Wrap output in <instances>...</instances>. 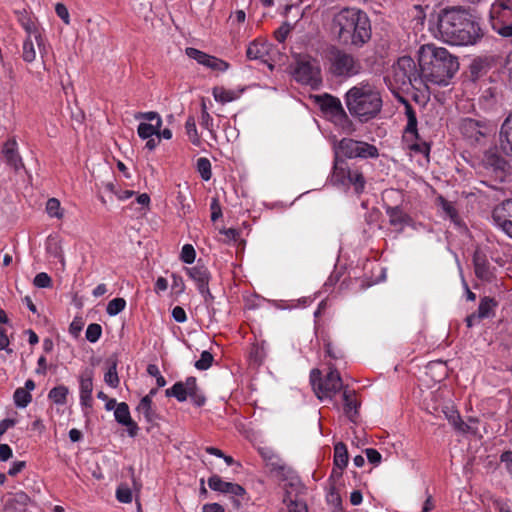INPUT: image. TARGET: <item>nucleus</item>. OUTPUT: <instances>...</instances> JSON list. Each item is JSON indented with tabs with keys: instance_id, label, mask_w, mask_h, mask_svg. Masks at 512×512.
<instances>
[{
	"instance_id": "nucleus-1",
	"label": "nucleus",
	"mask_w": 512,
	"mask_h": 512,
	"mask_svg": "<svg viewBox=\"0 0 512 512\" xmlns=\"http://www.w3.org/2000/svg\"><path fill=\"white\" fill-rule=\"evenodd\" d=\"M330 31L342 45L361 48L372 35L371 22L361 9L345 7L336 12L331 20Z\"/></svg>"
},
{
	"instance_id": "nucleus-2",
	"label": "nucleus",
	"mask_w": 512,
	"mask_h": 512,
	"mask_svg": "<svg viewBox=\"0 0 512 512\" xmlns=\"http://www.w3.org/2000/svg\"><path fill=\"white\" fill-rule=\"evenodd\" d=\"M418 63L423 85L446 86L459 69V63L446 48L424 44L418 50Z\"/></svg>"
},
{
	"instance_id": "nucleus-3",
	"label": "nucleus",
	"mask_w": 512,
	"mask_h": 512,
	"mask_svg": "<svg viewBox=\"0 0 512 512\" xmlns=\"http://www.w3.org/2000/svg\"><path fill=\"white\" fill-rule=\"evenodd\" d=\"M438 31L443 41L455 46L474 45L483 35L472 16L457 9L445 10L439 15Z\"/></svg>"
},
{
	"instance_id": "nucleus-4",
	"label": "nucleus",
	"mask_w": 512,
	"mask_h": 512,
	"mask_svg": "<svg viewBox=\"0 0 512 512\" xmlns=\"http://www.w3.org/2000/svg\"><path fill=\"white\" fill-rule=\"evenodd\" d=\"M344 101L350 115L362 123L376 118L383 106L379 89L369 81L352 86L345 93Z\"/></svg>"
},
{
	"instance_id": "nucleus-5",
	"label": "nucleus",
	"mask_w": 512,
	"mask_h": 512,
	"mask_svg": "<svg viewBox=\"0 0 512 512\" xmlns=\"http://www.w3.org/2000/svg\"><path fill=\"white\" fill-rule=\"evenodd\" d=\"M323 59L328 72L334 77L351 78L362 70L361 62L355 56L334 45L324 50Z\"/></svg>"
},
{
	"instance_id": "nucleus-6",
	"label": "nucleus",
	"mask_w": 512,
	"mask_h": 512,
	"mask_svg": "<svg viewBox=\"0 0 512 512\" xmlns=\"http://www.w3.org/2000/svg\"><path fill=\"white\" fill-rule=\"evenodd\" d=\"M489 14L492 29L512 43V0H495Z\"/></svg>"
},
{
	"instance_id": "nucleus-7",
	"label": "nucleus",
	"mask_w": 512,
	"mask_h": 512,
	"mask_svg": "<svg viewBox=\"0 0 512 512\" xmlns=\"http://www.w3.org/2000/svg\"><path fill=\"white\" fill-rule=\"evenodd\" d=\"M321 372L313 369L310 373V381L318 399H331L342 389V379L335 369H330L324 379L320 377Z\"/></svg>"
},
{
	"instance_id": "nucleus-8",
	"label": "nucleus",
	"mask_w": 512,
	"mask_h": 512,
	"mask_svg": "<svg viewBox=\"0 0 512 512\" xmlns=\"http://www.w3.org/2000/svg\"><path fill=\"white\" fill-rule=\"evenodd\" d=\"M165 394L167 397H175L179 402L190 398L197 407L203 406L206 402L205 396L197 386L195 377H188L184 382H176L172 387L166 389Z\"/></svg>"
},
{
	"instance_id": "nucleus-9",
	"label": "nucleus",
	"mask_w": 512,
	"mask_h": 512,
	"mask_svg": "<svg viewBox=\"0 0 512 512\" xmlns=\"http://www.w3.org/2000/svg\"><path fill=\"white\" fill-rule=\"evenodd\" d=\"M405 115L407 123L403 131V141L406 146L416 152L428 155L430 151L429 145L420 139L418 128H417V117L414 109L410 104L405 106Z\"/></svg>"
},
{
	"instance_id": "nucleus-10",
	"label": "nucleus",
	"mask_w": 512,
	"mask_h": 512,
	"mask_svg": "<svg viewBox=\"0 0 512 512\" xmlns=\"http://www.w3.org/2000/svg\"><path fill=\"white\" fill-rule=\"evenodd\" d=\"M421 76V70H416V64L410 56L400 57L393 66V79L400 88L422 85Z\"/></svg>"
},
{
	"instance_id": "nucleus-11",
	"label": "nucleus",
	"mask_w": 512,
	"mask_h": 512,
	"mask_svg": "<svg viewBox=\"0 0 512 512\" xmlns=\"http://www.w3.org/2000/svg\"><path fill=\"white\" fill-rule=\"evenodd\" d=\"M331 180L337 185H352L357 193L363 191L365 179L358 169H351L342 161L336 159Z\"/></svg>"
},
{
	"instance_id": "nucleus-12",
	"label": "nucleus",
	"mask_w": 512,
	"mask_h": 512,
	"mask_svg": "<svg viewBox=\"0 0 512 512\" xmlns=\"http://www.w3.org/2000/svg\"><path fill=\"white\" fill-rule=\"evenodd\" d=\"M294 79L304 85L316 88L321 83V72L318 62L311 58H302L297 62L293 72Z\"/></svg>"
},
{
	"instance_id": "nucleus-13",
	"label": "nucleus",
	"mask_w": 512,
	"mask_h": 512,
	"mask_svg": "<svg viewBox=\"0 0 512 512\" xmlns=\"http://www.w3.org/2000/svg\"><path fill=\"white\" fill-rule=\"evenodd\" d=\"M490 126L487 122L472 118H464L459 124V131L462 136L471 144L479 143L490 132Z\"/></svg>"
},
{
	"instance_id": "nucleus-14",
	"label": "nucleus",
	"mask_w": 512,
	"mask_h": 512,
	"mask_svg": "<svg viewBox=\"0 0 512 512\" xmlns=\"http://www.w3.org/2000/svg\"><path fill=\"white\" fill-rule=\"evenodd\" d=\"M185 53L189 58L195 60L198 64L213 71L225 72L230 67L228 62L193 47H187L185 49Z\"/></svg>"
},
{
	"instance_id": "nucleus-15",
	"label": "nucleus",
	"mask_w": 512,
	"mask_h": 512,
	"mask_svg": "<svg viewBox=\"0 0 512 512\" xmlns=\"http://www.w3.org/2000/svg\"><path fill=\"white\" fill-rule=\"evenodd\" d=\"M186 274L196 283L199 293L204 297L205 302L213 300L209 290L210 272L204 265H196L186 268Z\"/></svg>"
},
{
	"instance_id": "nucleus-16",
	"label": "nucleus",
	"mask_w": 512,
	"mask_h": 512,
	"mask_svg": "<svg viewBox=\"0 0 512 512\" xmlns=\"http://www.w3.org/2000/svg\"><path fill=\"white\" fill-rule=\"evenodd\" d=\"M492 218L495 225L512 238V200H505L497 205Z\"/></svg>"
},
{
	"instance_id": "nucleus-17",
	"label": "nucleus",
	"mask_w": 512,
	"mask_h": 512,
	"mask_svg": "<svg viewBox=\"0 0 512 512\" xmlns=\"http://www.w3.org/2000/svg\"><path fill=\"white\" fill-rule=\"evenodd\" d=\"M25 29L29 33V36L23 43L22 57L25 62L31 63L36 59L34 41L42 53V50L44 49L43 37L41 33L34 27V25H26Z\"/></svg>"
},
{
	"instance_id": "nucleus-18",
	"label": "nucleus",
	"mask_w": 512,
	"mask_h": 512,
	"mask_svg": "<svg viewBox=\"0 0 512 512\" xmlns=\"http://www.w3.org/2000/svg\"><path fill=\"white\" fill-rule=\"evenodd\" d=\"M80 404L83 407H92L93 398V371L85 369L79 375Z\"/></svg>"
},
{
	"instance_id": "nucleus-19",
	"label": "nucleus",
	"mask_w": 512,
	"mask_h": 512,
	"mask_svg": "<svg viewBox=\"0 0 512 512\" xmlns=\"http://www.w3.org/2000/svg\"><path fill=\"white\" fill-rule=\"evenodd\" d=\"M208 486L210 489L220 493L231 494L234 496H243L245 494V489L241 485L237 483L226 482L216 474L212 475L208 479Z\"/></svg>"
},
{
	"instance_id": "nucleus-20",
	"label": "nucleus",
	"mask_w": 512,
	"mask_h": 512,
	"mask_svg": "<svg viewBox=\"0 0 512 512\" xmlns=\"http://www.w3.org/2000/svg\"><path fill=\"white\" fill-rule=\"evenodd\" d=\"M271 48V43H269L266 39L257 38L249 43L246 50L247 58L250 60L266 61V58L270 54Z\"/></svg>"
},
{
	"instance_id": "nucleus-21",
	"label": "nucleus",
	"mask_w": 512,
	"mask_h": 512,
	"mask_svg": "<svg viewBox=\"0 0 512 512\" xmlns=\"http://www.w3.org/2000/svg\"><path fill=\"white\" fill-rule=\"evenodd\" d=\"M30 502V497L24 491L8 493L4 501L6 512H25Z\"/></svg>"
},
{
	"instance_id": "nucleus-22",
	"label": "nucleus",
	"mask_w": 512,
	"mask_h": 512,
	"mask_svg": "<svg viewBox=\"0 0 512 512\" xmlns=\"http://www.w3.org/2000/svg\"><path fill=\"white\" fill-rule=\"evenodd\" d=\"M115 420L127 427L129 436L135 437L138 432L137 424L132 420L129 406L125 402L118 403L114 411Z\"/></svg>"
},
{
	"instance_id": "nucleus-23",
	"label": "nucleus",
	"mask_w": 512,
	"mask_h": 512,
	"mask_svg": "<svg viewBox=\"0 0 512 512\" xmlns=\"http://www.w3.org/2000/svg\"><path fill=\"white\" fill-rule=\"evenodd\" d=\"M62 244L63 240L59 235L51 234L46 239L45 250L50 257H53L60 262L61 268L62 270H64L66 266V261L64 257Z\"/></svg>"
},
{
	"instance_id": "nucleus-24",
	"label": "nucleus",
	"mask_w": 512,
	"mask_h": 512,
	"mask_svg": "<svg viewBox=\"0 0 512 512\" xmlns=\"http://www.w3.org/2000/svg\"><path fill=\"white\" fill-rule=\"evenodd\" d=\"M499 143L503 153L512 156V113L506 117L501 125Z\"/></svg>"
},
{
	"instance_id": "nucleus-25",
	"label": "nucleus",
	"mask_w": 512,
	"mask_h": 512,
	"mask_svg": "<svg viewBox=\"0 0 512 512\" xmlns=\"http://www.w3.org/2000/svg\"><path fill=\"white\" fill-rule=\"evenodd\" d=\"M473 263L476 276L484 281H490L493 277V271L489 265L486 255L476 250L473 256Z\"/></svg>"
},
{
	"instance_id": "nucleus-26",
	"label": "nucleus",
	"mask_w": 512,
	"mask_h": 512,
	"mask_svg": "<svg viewBox=\"0 0 512 512\" xmlns=\"http://www.w3.org/2000/svg\"><path fill=\"white\" fill-rule=\"evenodd\" d=\"M317 102L324 112L332 116H345V111L339 98L324 94L317 97Z\"/></svg>"
},
{
	"instance_id": "nucleus-27",
	"label": "nucleus",
	"mask_w": 512,
	"mask_h": 512,
	"mask_svg": "<svg viewBox=\"0 0 512 512\" xmlns=\"http://www.w3.org/2000/svg\"><path fill=\"white\" fill-rule=\"evenodd\" d=\"M2 153L7 164L12 166L15 170L23 167L22 158L18 153V144L15 139H9L4 143Z\"/></svg>"
},
{
	"instance_id": "nucleus-28",
	"label": "nucleus",
	"mask_w": 512,
	"mask_h": 512,
	"mask_svg": "<svg viewBox=\"0 0 512 512\" xmlns=\"http://www.w3.org/2000/svg\"><path fill=\"white\" fill-rule=\"evenodd\" d=\"M242 93V90L226 89L222 86H216L212 89V95L215 101L226 104L237 100Z\"/></svg>"
},
{
	"instance_id": "nucleus-29",
	"label": "nucleus",
	"mask_w": 512,
	"mask_h": 512,
	"mask_svg": "<svg viewBox=\"0 0 512 512\" xmlns=\"http://www.w3.org/2000/svg\"><path fill=\"white\" fill-rule=\"evenodd\" d=\"M343 401H344V413L350 419L354 420L357 415V399L355 397L354 392L349 390H344L343 392Z\"/></svg>"
},
{
	"instance_id": "nucleus-30",
	"label": "nucleus",
	"mask_w": 512,
	"mask_h": 512,
	"mask_svg": "<svg viewBox=\"0 0 512 512\" xmlns=\"http://www.w3.org/2000/svg\"><path fill=\"white\" fill-rule=\"evenodd\" d=\"M359 141L344 138L338 144V153L342 154L347 158H356L357 147L359 146Z\"/></svg>"
},
{
	"instance_id": "nucleus-31",
	"label": "nucleus",
	"mask_w": 512,
	"mask_h": 512,
	"mask_svg": "<svg viewBox=\"0 0 512 512\" xmlns=\"http://www.w3.org/2000/svg\"><path fill=\"white\" fill-rule=\"evenodd\" d=\"M386 214L389 217L390 224L393 226H402L408 219L406 213L398 206L387 207Z\"/></svg>"
},
{
	"instance_id": "nucleus-32",
	"label": "nucleus",
	"mask_w": 512,
	"mask_h": 512,
	"mask_svg": "<svg viewBox=\"0 0 512 512\" xmlns=\"http://www.w3.org/2000/svg\"><path fill=\"white\" fill-rule=\"evenodd\" d=\"M348 464V452L346 445L339 442L334 447V465L342 470Z\"/></svg>"
},
{
	"instance_id": "nucleus-33",
	"label": "nucleus",
	"mask_w": 512,
	"mask_h": 512,
	"mask_svg": "<svg viewBox=\"0 0 512 512\" xmlns=\"http://www.w3.org/2000/svg\"><path fill=\"white\" fill-rule=\"evenodd\" d=\"M136 411L139 414H142L147 422H152L155 419V412L152 409V400H150V396H144L140 400L136 407Z\"/></svg>"
},
{
	"instance_id": "nucleus-34",
	"label": "nucleus",
	"mask_w": 512,
	"mask_h": 512,
	"mask_svg": "<svg viewBox=\"0 0 512 512\" xmlns=\"http://www.w3.org/2000/svg\"><path fill=\"white\" fill-rule=\"evenodd\" d=\"M283 502L287 505L289 512H308L306 504L296 496L293 497L289 491H286Z\"/></svg>"
},
{
	"instance_id": "nucleus-35",
	"label": "nucleus",
	"mask_w": 512,
	"mask_h": 512,
	"mask_svg": "<svg viewBox=\"0 0 512 512\" xmlns=\"http://www.w3.org/2000/svg\"><path fill=\"white\" fill-rule=\"evenodd\" d=\"M359 146L357 147L356 158H377L379 156V151L376 146L369 144L364 141H359Z\"/></svg>"
},
{
	"instance_id": "nucleus-36",
	"label": "nucleus",
	"mask_w": 512,
	"mask_h": 512,
	"mask_svg": "<svg viewBox=\"0 0 512 512\" xmlns=\"http://www.w3.org/2000/svg\"><path fill=\"white\" fill-rule=\"evenodd\" d=\"M69 390L64 385L52 388L48 393V398L57 405H64L67 402Z\"/></svg>"
},
{
	"instance_id": "nucleus-37",
	"label": "nucleus",
	"mask_w": 512,
	"mask_h": 512,
	"mask_svg": "<svg viewBox=\"0 0 512 512\" xmlns=\"http://www.w3.org/2000/svg\"><path fill=\"white\" fill-rule=\"evenodd\" d=\"M161 127L162 125H158L156 123L141 122L137 127V134L141 139L145 140L147 138L157 136V131Z\"/></svg>"
},
{
	"instance_id": "nucleus-38",
	"label": "nucleus",
	"mask_w": 512,
	"mask_h": 512,
	"mask_svg": "<svg viewBox=\"0 0 512 512\" xmlns=\"http://www.w3.org/2000/svg\"><path fill=\"white\" fill-rule=\"evenodd\" d=\"M185 130L189 140L195 146H200L201 140L197 131L196 122L193 116H189L185 122Z\"/></svg>"
},
{
	"instance_id": "nucleus-39",
	"label": "nucleus",
	"mask_w": 512,
	"mask_h": 512,
	"mask_svg": "<svg viewBox=\"0 0 512 512\" xmlns=\"http://www.w3.org/2000/svg\"><path fill=\"white\" fill-rule=\"evenodd\" d=\"M45 209L51 218L62 219L64 217V211L61 207L60 201L57 198L48 199Z\"/></svg>"
},
{
	"instance_id": "nucleus-40",
	"label": "nucleus",
	"mask_w": 512,
	"mask_h": 512,
	"mask_svg": "<svg viewBox=\"0 0 512 512\" xmlns=\"http://www.w3.org/2000/svg\"><path fill=\"white\" fill-rule=\"evenodd\" d=\"M126 307V300L118 297L108 302L106 312L109 316H116L121 313Z\"/></svg>"
},
{
	"instance_id": "nucleus-41",
	"label": "nucleus",
	"mask_w": 512,
	"mask_h": 512,
	"mask_svg": "<svg viewBox=\"0 0 512 512\" xmlns=\"http://www.w3.org/2000/svg\"><path fill=\"white\" fill-rule=\"evenodd\" d=\"M496 306V303L493 299L490 298H483L480 301L477 314L480 316L481 319L488 318L493 313V308Z\"/></svg>"
},
{
	"instance_id": "nucleus-42",
	"label": "nucleus",
	"mask_w": 512,
	"mask_h": 512,
	"mask_svg": "<svg viewBox=\"0 0 512 512\" xmlns=\"http://www.w3.org/2000/svg\"><path fill=\"white\" fill-rule=\"evenodd\" d=\"M32 401L31 394L26 389L18 388L14 392V402L19 408H25Z\"/></svg>"
},
{
	"instance_id": "nucleus-43",
	"label": "nucleus",
	"mask_w": 512,
	"mask_h": 512,
	"mask_svg": "<svg viewBox=\"0 0 512 512\" xmlns=\"http://www.w3.org/2000/svg\"><path fill=\"white\" fill-rule=\"evenodd\" d=\"M104 381L108 386L112 388H116L119 385L120 381L117 373L116 362H113L108 368V370L105 372Z\"/></svg>"
},
{
	"instance_id": "nucleus-44",
	"label": "nucleus",
	"mask_w": 512,
	"mask_h": 512,
	"mask_svg": "<svg viewBox=\"0 0 512 512\" xmlns=\"http://www.w3.org/2000/svg\"><path fill=\"white\" fill-rule=\"evenodd\" d=\"M197 171L199 172L201 178L205 181L211 179V163L209 159L205 157H201L197 160Z\"/></svg>"
},
{
	"instance_id": "nucleus-45",
	"label": "nucleus",
	"mask_w": 512,
	"mask_h": 512,
	"mask_svg": "<svg viewBox=\"0 0 512 512\" xmlns=\"http://www.w3.org/2000/svg\"><path fill=\"white\" fill-rule=\"evenodd\" d=\"M101 334H102L101 325H99L97 323H92V324L88 325L86 332H85V337L89 342L95 343L99 340V338L101 337Z\"/></svg>"
},
{
	"instance_id": "nucleus-46",
	"label": "nucleus",
	"mask_w": 512,
	"mask_h": 512,
	"mask_svg": "<svg viewBox=\"0 0 512 512\" xmlns=\"http://www.w3.org/2000/svg\"><path fill=\"white\" fill-rule=\"evenodd\" d=\"M263 457L270 461L273 470L282 473L289 470V468L279 459V457L274 455L272 452L263 453Z\"/></svg>"
},
{
	"instance_id": "nucleus-47",
	"label": "nucleus",
	"mask_w": 512,
	"mask_h": 512,
	"mask_svg": "<svg viewBox=\"0 0 512 512\" xmlns=\"http://www.w3.org/2000/svg\"><path fill=\"white\" fill-rule=\"evenodd\" d=\"M196 252L191 244H185L182 247L180 259L186 264H192L195 261Z\"/></svg>"
},
{
	"instance_id": "nucleus-48",
	"label": "nucleus",
	"mask_w": 512,
	"mask_h": 512,
	"mask_svg": "<svg viewBox=\"0 0 512 512\" xmlns=\"http://www.w3.org/2000/svg\"><path fill=\"white\" fill-rule=\"evenodd\" d=\"M116 498L121 503H130L133 499L131 489L127 485H120L116 490Z\"/></svg>"
},
{
	"instance_id": "nucleus-49",
	"label": "nucleus",
	"mask_w": 512,
	"mask_h": 512,
	"mask_svg": "<svg viewBox=\"0 0 512 512\" xmlns=\"http://www.w3.org/2000/svg\"><path fill=\"white\" fill-rule=\"evenodd\" d=\"M213 362V356L208 351H203L200 355V359L195 362V367L198 370H207Z\"/></svg>"
},
{
	"instance_id": "nucleus-50",
	"label": "nucleus",
	"mask_w": 512,
	"mask_h": 512,
	"mask_svg": "<svg viewBox=\"0 0 512 512\" xmlns=\"http://www.w3.org/2000/svg\"><path fill=\"white\" fill-rule=\"evenodd\" d=\"M438 202L442 208V210L445 212V214L452 220V221H455L456 218H457V211L454 207V205L447 201L445 198L443 197H439L438 198Z\"/></svg>"
},
{
	"instance_id": "nucleus-51",
	"label": "nucleus",
	"mask_w": 512,
	"mask_h": 512,
	"mask_svg": "<svg viewBox=\"0 0 512 512\" xmlns=\"http://www.w3.org/2000/svg\"><path fill=\"white\" fill-rule=\"evenodd\" d=\"M33 284L38 288H49L52 286V279L47 273L40 272L34 277Z\"/></svg>"
},
{
	"instance_id": "nucleus-52",
	"label": "nucleus",
	"mask_w": 512,
	"mask_h": 512,
	"mask_svg": "<svg viewBox=\"0 0 512 512\" xmlns=\"http://www.w3.org/2000/svg\"><path fill=\"white\" fill-rule=\"evenodd\" d=\"M213 122H214V120H213L212 116L208 113L205 103H202L201 126L212 133L213 126H214Z\"/></svg>"
},
{
	"instance_id": "nucleus-53",
	"label": "nucleus",
	"mask_w": 512,
	"mask_h": 512,
	"mask_svg": "<svg viewBox=\"0 0 512 512\" xmlns=\"http://www.w3.org/2000/svg\"><path fill=\"white\" fill-rule=\"evenodd\" d=\"M135 118L143 119V120L149 121L150 123H156L158 125L163 124L161 116L157 112H154V111L140 112L137 115H135Z\"/></svg>"
},
{
	"instance_id": "nucleus-54",
	"label": "nucleus",
	"mask_w": 512,
	"mask_h": 512,
	"mask_svg": "<svg viewBox=\"0 0 512 512\" xmlns=\"http://www.w3.org/2000/svg\"><path fill=\"white\" fill-rule=\"evenodd\" d=\"M211 220L217 221L222 216V209L220 202L217 198H213L210 203Z\"/></svg>"
},
{
	"instance_id": "nucleus-55",
	"label": "nucleus",
	"mask_w": 512,
	"mask_h": 512,
	"mask_svg": "<svg viewBox=\"0 0 512 512\" xmlns=\"http://www.w3.org/2000/svg\"><path fill=\"white\" fill-rule=\"evenodd\" d=\"M57 16L66 24L70 23V15L67 7L62 3H57L55 6Z\"/></svg>"
},
{
	"instance_id": "nucleus-56",
	"label": "nucleus",
	"mask_w": 512,
	"mask_h": 512,
	"mask_svg": "<svg viewBox=\"0 0 512 512\" xmlns=\"http://www.w3.org/2000/svg\"><path fill=\"white\" fill-rule=\"evenodd\" d=\"M176 199H177V202L180 205V208L184 214L190 212L191 206L187 202V195H186L185 191L179 190L177 193Z\"/></svg>"
},
{
	"instance_id": "nucleus-57",
	"label": "nucleus",
	"mask_w": 512,
	"mask_h": 512,
	"mask_svg": "<svg viewBox=\"0 0 512 512\" xmlns=\"http://www.w3.org/2000/svg\"><path fill=\"white\" fill-rule=\"evenodd\" d=\"M365 455H366L368 461L374 465L380 464V462L382 460L381 454L376 449H373V448H367L365 450Z\"/></svg>"
},
{
	"instance_id": "nucleus-58",
	"label": "nucleus",
	"mask_w": 512,
	"mask_h": 512,
	"mask_svg": "<svg viewBox=\"0 0 512 512\" xmlns=\"http://www.w3.org/2000/svg\"><path fill=\"white\" fill-rule=\"evenodd\" d=\"M172 317L178 323H184L187 320L185 310L180 306H175L172 310Z\"/></svg>"
},
{
	"instance_id": "nucleus-59",
	"label": "nucleus",
	"mask_w": 512,
	"mask_h": 512,
	"mask_svg": "<svg viewBox=\"0 0 512 512\" xmlns=\"http://www.w3.org/2000/svg\"><path fill=\"white\" fill-rule=\"evenodd\" d=\"M13 456V451L8 444H0V461H8Z\"/></svg>"
},
{
	"instance_id": "nucleus-60",
	"label": "nucleus",
	"mask_w": 512,
	"mask_h": 512,
	"mask_svg": "<svg viewBox=\"0 0 512 512\" xmlns=\"http://www.w3.org/2000/svg\"><path fill=\"white\" fill-rule=\"evenodd\" d=\"M500 460L505 464L506 469L512 475V451L502 453Z\"/></svg>"
},
{
	"instance_id": "nucleus-61",
	"label": "nucleus",
	"mask_w": 512,
	"mask_h": 512,
	"mask_svg": "<svg viewBox=\"0 0 512 512\" xmlns=\"http://www.w3.org/2000/svg\"><path fill=\"white\" fill-rule=\"evenodd\" d=\"M25 466H26L25 461L14 462L8 470V475L16 476L18 473H20L25 468Z\"/></svg>"
},
{
	"instance_id": "nucleus-62",
	"label": "nucleus",
	"mask_w": 512,
	"mask_h": 512,
	"mask_svg": "<svg viewBox=\"0 0 512 512\" xmlns=\"http://www.w3.org/2000/svg\"><path fill=\"white\" fill-rule=\"evenodd\" d=\"M229 19L232 21V23L241 24L246 19V13L244 10H237L230 14Z\"/></svg>"
},
{
	"instance_id": "nucleus-63",
	"label": "nucleus",
	"mask_w": 512,
	"mask_h": 512,
	"mask_svg": "<svg viewBox=\"0 0 512 512\" xmlns=\"http://www.w3.org/2000/svg\"><path fill=\"white\" fill-rule=\"evenodd\" d=\"M203 512H225L222 505L218 503H207L202 507Z\"/></svg>"
},
{
	"instance_id": "nucleus-64",
	"label": "nucleus",
	"mask_w": 512,
	"mask_h": 512,
	"mask_svg": "<svg viewBox=\"0 0 512 512\" xmlns=\"http://www.w3.org/2000/svg\"><path fill=\"white\" fill-rule=\"evenodd\" d=\"M494 507L498 510V512H511L510 507L506 501L501 499H495L493 501Z\"/></svg>"
}]
</instances>
